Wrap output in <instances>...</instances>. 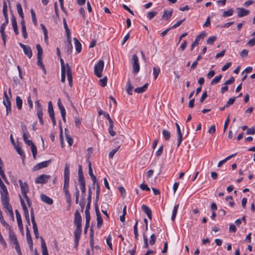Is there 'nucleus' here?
<instances>
[{
  "label": "nucleus",
  "instance_id": "nucleus-30",
  "mask_svg": "<svg viewBox=\"0 0 255 255\" xmlns=\"http://www.w3.org/2000/svg\"><path fill=\"white\" fill-rule=\"evenodd\" d=\"M66 46V52L68 54H70L72 52V45L71 44V42L70 41H69L67 42L65 45Z\"/></svg>",
  "mask_w": 255,
  "mask_h": 255
},
{
  "label": "nucleus",
  "instance_id": "nucleus-8",
  "mask_svg": "<svg viewBox=\"0 0 255 255\" xmlns=\"http://www.w3.org/2000/svg\"><path fill=\"white\" fill-rule=\"evenodd\" d=\"M19 45L23 49V52L28 58H31L32 56V52L30 46L19 43Z\"/></svg>",
  "mask_w": 255,
  "mask_h": 255
},
{
  "label": "nucleus",
  "instance_id": "nucleus-25",
  "mask_svg": "<svg viewBox=\"0 0 255 255\" xmlns=\"http://www.w3.org/2000/svg\"><path fill=\"white\" fill-rule=\"evenodd\" d=\"M82 232V227H76L74 232L75 239H80Z\"/></svg>",
  "mask_w": 255,
  "mask_h": 255
},
{
  "label": "nucleus",
  "instance_id": "nucleus-24",
  "mask_svg": "<svg viewBox=\"0 0 255 255\" xmlns=\"http://www.w3.org/2000/svg\"><path fill=\"white\" fill-rule=\"evenodd\" d=\"M148 86V84H145L143 86L141 87H138L134 89V92L137 93H143L147 89Z\"/></svg>",
  "mask_w": 255,
  "mask_h": 255
},
{
  "label": "nucleus",
  "instance_id": "nucleus-63",
  "mask_svg": "<svg viewBox=\"0 0 255 255\" xmlns=\"http://www.w3.org/2000/svg\"><path fill=\"white\" fill-rule=\"evenodd\" d=\"M246 133L247 134H254L255 133V126L249 128Z\"/></svg>",
  "mask_w": 255,
  "mask_h": 255
},
{
  "label": "nucleus",
  "instance_id": "nucleus-43",
  "mask_svg": "<svg viewBox=\"0 0 255 255\" xmlns=\"http://www.w3.org/2000/svg\"><path fill=\"white\" fill-rule=\"evenodd\" d=\"M112 236L109 235L107 239H106V243L107 244V245L108 246V247H109V248L111 250H113V246H112Z\"/></svg>",
  "mask_w": 255,
  "mask_h": 255
},
{
  "label": "nucleus",
  "instance_id": "nucleus-1",
  "mask_svg": "<svg viewBox=\"0 0 255 255\" xmlns=\"http://www.w3.org/2000/svg\"><path fill=\"white\" fill-rule=\"evenodd\" d=\"M104 66V62L100 60L94 66V74L97 77L101 78L102 76V71Z\"/></svg>",
  "mask_w": 255,
  "mask_h": 255
},
{
  "label": "nucleus",
  "instance_id": "nucleus-59",
  "mask_svg": "<svg viewBox=\"0 0 255 255\" xmlns=\"http://www.w3.org/2000/svg\"><path fill=\"white\" fill-rule=\"evenodd\" d=\"M37 115L38 116V118L39 119V122L42 125H43L44 124V121L43 120V118H42V116H43V112H38V113H37Z\"/></svg>",
  "mask_w": 255,
  "mask_h": 255
},
{
  "label": "nucleus",
  "instance_id": "nucleus-36",
  "mask_svg": "<svg viewBox=\"0 0 255 255\" xmlns=\"http://www.w3.org/2000/svg\"><path fill=\"white\" fill-rule=\"evenodd\" d=\"M233 12H234V10L233 9H232V8L229 9L227 11H225L223 13L222 16L224 17L231 16L233 14Z\"/></svg>",
  "mask_w": 255,
  "mask_h": 255
},
{
  "label": "nucleus",
  "instance_id": "nucleus-3",
  "mask_svg": "<svg viewBox=\"0 0 255 255\" xmlns=\"http://www.w3.org/2000/svg\"><path fill=\"white\" fill-rule=\"evenodd\" d=\"M131 64L133 68V73L137 74L140 69L139 59L136 54H133L131 59Z\"/></svg>",
  "mask_w": 255,
  "mask_h": 255
},
{
  "label": "nucleus",
  "instance_id": "nucleus-34",
  "mask_svg": "<svg viewBox=\"0 0 255 255\" xmlns=\"http://www.w3.org/2000/svg\"><path fill=\"white\" fill-rule=\"evenodd\" d=\"M16 105L18 110H21L22 105V101L19 96L16 97Z\"/></svg>",
  "mask_w": 255,
  "mask_h": 255
},
{
  "label": "nucleus",
  "instance_id": "nucleus-17",
  "mask_svg": "<svg viewBox=\"0 0 255 255\" xmlns=\"http://www.w3.org/2000/svg\"><path fill=\"white\" fill-rule=\"evenodd\" d=\"M41 200L44 203L50 205L53 204V200L45 194H42L40 196Z\"/></svg>",
  "mask_w": 255,
  "mask_h": 255
},
{
  "label": "nucleus",
  "instance_id": "nucleus-54",
  "mask_svg": "<svg viewBox=\"0 0 255 255\" xmlns=\"http://www.w3.org/2000/svg\"><path fill=\"white\" fill-rule=\"evenodd\" d=\"M143 248L147 249L148 248V239L146 235L143 234Z\"/></svg>",
  "mask_w": 255,
  "mask_h": 255
},
{
  "label": "nucleus",
  "instance_id": "nucleus-52",
  "mask_svg": "<svg viewBox=\"0 0 255 255\" xmlns=\"http://www.w3.org/2000/svg\"><path fill=\"white\" fill-rule=\"evenodd\" d=\"M99 82L100 86L102 87H104L107 85V78L105 77L103 79H100Z\"/></svg>",
  "mask_w": 255,
  "mask_h": 255
},
{
  "label": "nucleus",
  "instance_id": "nucleus-27",
  "mask_svg": "<svg viewBox=\"0 0 255 255\" xmlns=\"http://www.w3.org/2000/svg\"><path fill=\"white\" fill-rule=\"evenodd\" d=\"M16 8L17 10V12L20 16V17L23 19L24 18V14L22 10V8L21 5L20 3H17L16 4Z\"/></svg>",
  "mask_w": 255,
  "mask_h": 255
},
{
  "label": "nucleus",
  "instance_id": "nucleus-23",
  "mask_svg": "<svg viewBox=\"0 0 255 255\" xmlns=\"http://www.w3.org/2000/svg\"><path fill=\"white\" fill-rule=\"evenodd\" d=\"M98 112L99 116L103 115L105 117V118H106L108 120L109 123H111L113 122V120L111 118L108 113L104 112L102 110H99Z\"/></svg>",
  "mask_w": 255,
  "mask_h": 255
},
{
  "label": "nucleus",
  "instance_id": "nucleus-29",
  "mask_svg": "<svg viewBox=\"0 0 255 255\" xmlns=\"http://www.w3.org/2000/svg\"><path fill=\"white\" fill-rule=\"evenodd\" d=\"M178 207H179V204H177V205L174 206V207L173 208V209L172 210V216H171V219L173 221H174V220L175 219V217H176V214H177V213Z\"/></svg>",
  "mask_w": 255,
  "mask_h": 255
},
{
  "label": "nucleus",
  "instance_id": "nucleus-15",
  "mask_svg": "<svg viewBox=\"0 0 255 255\" xmlns=\"http://www.w3.org/2000/svg\"><path fill=\"white\" fill-rule=\"evenodd\" d=\"M238 16L239 17H242L249 14V10L246 9L244 8L238 7L237 8Z\"/></svg>",
  "mask_w": 255,
  "mask_h": 255
},
{
  "label": "nucleus",
  "instance_id": "nucleus-10",
  "mask_svg": "<svg viewBox=\"0 0 255 255\" xmlns=\"http://www.w3.org/2000/svg\"><path fill=\"white\" fill-rule=\"evenodd\" d=\"M51 162L50 160H48L39 163L34 166L33 170L36 171L43 168L46 167L49 165Z\"/></svg>",
  "mask_w": 255,
  "mask_h": 255
},
{
  "label": "nucleus",
  "instance_id": "nucleus-11",
  "mask_svg": "<svg viewBox=\"0 0 255 255\" xmlns=\"http://www.w3.org/2000/svg\"><path fill=\"white\" fill-rule=\"evenodd\" d=\"M0 193L1 200L9 199L7 189L5 185L0 187Z\"/></svg>",
  "mask_w": 255,
  "mask_h": 255
},
{
  "label": "nucleus",
  "instance_id": "nucleus-31",
  "mask_svg": "<svg viewBox=\"0 0 255 255\" xmlns=\"http://www.w3.org/2000/svg\"><path fill=\"white\" fill-rule=\"evenodd\" d=\"M162 135L166 140H168L171 137L170 132L166 130L163 129L162 131Z\"/></svg>",
  "mask_w": 255,
  "mask_h": 255
},
{
  "label": "nucleus",
  "instance_id": "nucleus-50",
  "mask_svg": "<svg viewBox=\"0 0 255 255\" xmlns=\"http://www.w3.org/2000/svg\"><path fill=\"white\" fill-rule=\"evenodd\" d=\"M68 75L67 76V79L69 82V85L70 87L72 86V82H73V79H72V73H70L69 70H68Z\"/></svg>",
  "mask_w": 255,
  "mask_h": 255
},
{
  "label": "nucleus",
  "instance_id": "nucleus-12",
  "mask_svg": "<svg viewBox=\"0 0 255 255\" xmlns=\"http://www.w3.org/2000/svg\"><path fill=\"white\" fill-rule=\"evenodd\" d=\"M175 126L177 128V147H179L182 141V134L180 128L179 124L177 123H175Z\"/></svg>",
  "mask_w": 255,
  "mask_h": 255
},
{
  "label": "nucleus",
  "instance_id": "nucleus-21",
  "mask_svg": "<svg viewBox=\"0 0 255 255\" xmlns=\"http://www.w3.org/2000/svg\"><path fill=\"white\" fill-rule=\"evenodd\" d=\"M73 40L74 41L75 47L76 51L78 53H80L81 51L82 45L77 38H74Z\"/></svg>",
  "mask_w": 255,
  "mask_h": 255
},
{
  "label": "nucleus",
  "instance_id": "nucleus-39",
  "mask_svg": "<svg viewBox=\"0 0 255 255\" xmlns=\"http://www.w3.org/2000/svg\"><path fill=\"white\" fill-rule=\"evenodd\" d=\"M68 70H69L70 73H72V71H71V69L70 66H69V65L68 64H66V65L65 66H64V68L63 70H62V67H61V74H62V71H63V72H64V74L65 75H66V74H67V75H68L67 71H68Z\"/></svg>",
  "mask_w": 255,
  "mask_h": 255
},
{
  "label": "nucleus",
  "instance_id": "nucleus-58",
  "mask_svg": "<svg viewBox=\"0 0 255 255\" xmlns=\"http://www.w3.org/2000/svg\"><path fill=\"white\" fill-rule=\"evenodd\" d=\"M35 105L37 108V113H38L39 111L42 112V108L39 101H36L35 102Z\"/></svg>",
  "mask_w": 255,
  "mask_h": 255
},
{
  "label": "nucleus",
  "instance_id": "nucleus-4",
  "mask_svg": "<svg viewBox=\"0 0 255 255\" xmlns=\"http://www.w3.org/2000/svg\"><path fill=\"white\" fill-rule=\"evenodd\" d=\"M2 204L5 212H8L13 220H14V214L12 211V208L9 203V199L1 200Z\"/></svg>",
  "mask_w": 255,
  "mask_h": 255
},
{
  "label": "nucleus",
  "instance_id": "nucleus-45",
  "mask_svg": "<svg viewBox=\"0 0 255 255\" xmlns=\"http://www.w3.org/2000/svg\"><path fill=\"white\" fill-rule=\"evenodd\" d=\"M23 214H24L25 219L27 223L26 225H27V227H28V226H29L30 225V222L28 211L23 212Z\"/></svg>",
  "mask_w": 255,
  "mask_h": 255
},
{
  "label": "nucleus",
  "instance_id": "nucleus-20",
  "mask_svg": "<svg viewBox=\"0 0 255 255\" xmlns=\"http://www.w3.org/2000/svg\"><path fill=\"white\" fill-rule=\"evenodd\" d=\"M173 12V10H165L162 15V18L167 20H168L172 16Z\"/></svg>",
  "mask_w": 255,
  "mask_h": 255
},
{
  "label": "nucleus",
  "instance_id": "nucleus-18",
  "mask_svg": "<svg viewBox=\"0 0 255 255\" xmlns=\"http://www.w3.org/2000/svg\"><path fill=\"white\" fill-rule=\"evenodd\" d=\"M141 209L142 211L146 214L147 217L151 220L152 218V213L150 208L146 205H142L141 206Z\"/></svg>",
  "mask_w": 255,
  "mask_h": 255
},
{
  "label": "nucleus",
  "instance_id": "nucleus-7",
  "mask_svg": "<svg viewBox=\"0 0 255 255\" xmlns=\"http://www.w3.org/2000/svg\"><path fill=\"white\" fill-rule=\"evenodd\" d=\"M18 182L21 188V192L24 198H27V193L29 191L28 186L26 182H23L21 180H19Z\"/></svg>",
  "mask_w": 255,
  "mask_h": 255
},
{
  "label": "nucleus",
  "instance_id": "nucleus-32",
  "mask_svg": "<svg viewBox=\"0 0 255 255\" xmlns=\"http://www.w3.org/2000/svg\"><path fill=\"white\" fill-rule=\"evenodd\" d=\"M37 50V59H40L43 54V50L40 44H37L36 46Z\"/></svg>",
  "mask_w": 255,
  "mask_h": 255
},
{
  "label": "nucleus",
  "instance_id": "nucleus-44",
  "mask_svg": "<svg viewBox=\"0 0 255 255\" xmlns=\"http://www.w3.org/2000/svg\"><path fill=\"white\" fill-rule=\"evenodd\" d=\"M30 13H31L33 23L36 26L37 24V19L36 18V14H35L33 9H30Z\"/></svg>",
  "mask_w": 255,
  "mask_h": 255
},
{
  "label": "nucleus",
  "instance_id": "nucleus-57",
  "mask_svg": "<svg viewBox=\"0 0 255 255\" xmlns=\"http://www.w3.org/2000/svg\"><path fill=\"white\" fill-rule=\"evenodd\" d=\"M119 147H117L115 149H113V150H112L109 154V158H113V156H114L115 154L118 151V150H119Z\"/></svg>",
  "mask_w": 255,
  "mask_h": 255
},
{
  "label": "nucleus",
  "instance_id": "nucleus-16",
  "mask_svg": "<svg viewBox=\"0 0 255 255\" xmlns=\"http://www.w3.org/2000/svg\"><path fill=\"white\" fill-rule=\"evenodd\" d=\"M9 231V238L10 242L11 243H13L15 245L18 244L17 238L16 236H15L14 233L11 230V228L10 229V230Z\"/></svg>",
  "mask_w": 255,
  "mask_h": 255
},
{
  "label": "nucleus",
  "instance_id": "nucleus-40",
  "mask_svg": "<svg viewBox=\"0 0 255 255\" xmlns=\"http://www.w3.org/2000/svg\"><path fill=\"white\" fill-rule=\"evenodd\" d=\"M222 77V75H219L218 76H216L211 82V84L213 85H215V84H217L218 82H219V81H220V80L221 79Z\"/></svg>",
  "mask_w": 255,
  "mask_h": 255
},
{
  "label": "nucleus",
  "instance_id": "nucleus-55",
  "mask_svg": "<svg viewBox=\"0 0 255 255\" xmlns=\"http://www.w3.org/2000/svg\"><path fill=\"white\" fill-rule=\"evenodd\" d=\"M157 14L156 11H150L147 13V17L149 19H151Z\"/></svg>",
  "mask_w": 255,
  "mask_h": 255
},
{
  "label": "nucleus",
  "instance_id": "nucleus-49",
  "mask_svg": "<svg viewBox=\"0 0 255 255\" xmlns=\"http://www.w3.org/2000/svg\"><path fill=\"white\" fill-rule=\"evenodd\" d=\"M8 23V18L5 19V21L1 25L0 27V32H4L5 26Z\"/></svg>",
  "mask_w": 255,
  "mask_h": 255
},
{
  "label": "nucleus",
  "instance_id": "nucleus-19",
  "mask_svg": "<svg viewBox=\"0 0 255 255\" xmlns=\"http://www.w3.org/2000/svg\"><path fill=\"white\" fill-rule=\"evenodd\" d=\"M88 169L89 175L90 176L91 179L93 181V185H94L97 182V179L95 176L93 174L91 164L90 162H89Z\"/></svg>",
  "mask_w": 255,
  "mask_h": 255
},
{
  "label": "nucleus",
  "instance_id": "nucleus-41",
  "mask_svg": "<svg viewBox=\"0 0 255 255\" xmlns=\"http://www.w3.org/2000/svg\"><path fill=\"white\" fill-rule=\"evenodd\" d=\"M160 72V69L158 67H154L153 68V74L154 78L156 79Z\"/></svg>",
  "mask_w": 255,
  "mask_h": 255
},
{
  "label": "nucleus",
  "instance_id": "nucleus-61",
  "mask_svg": "<svg viewBox=\"0 0 255 255\" xmlns=\"http://www.w3.org/2000/svg\"><path fill=\"white\" fill-rule=\"evenodd\" d=\"M64 175H70L69 165L68 164L65 166Z\"/></svg>",
  "mask_w": 255,
  "mask_h": 255
},
{
  "label": "nucleus",
  "instance_id": "nucleus-47",
  "mask_svg": "<svg viewBox=\"0 0 255 255\" xmlns=\"http://www.w3.org/2000/svg\"><path fill=\"white\" fill-rule=\"evenodd\" d=\"M217 37L215 36H211L207 40V44L212 45L216 40Z\"/></svg>",
  "mask_w": 255,
  "mask_h": 255
},
{
  "label": "nucleus",
  "instance_id": "nucleus-5",
  "mask_svg": "<svg viewBox=\"0 0 255 255\" xmlns=\"http://www.w3.org/2000/svg\"><path fill=\"white\" fill-rule=\"evenodd\" d=\"M50 178L51 176L49 175L42 174L35 179V182L36 184H45Z\"/></svg>",
  "mask_w": 255,
  "mask_h": 255
},
{
  "label": "nucleus",
  "instance_id": "nucleus-56",
  "mask_svg": "<svg viewBox=\"0 0 255 255\" xmlns=\"http://www.w3.org/2000/svg\"><path fill=\"white\" fill-rule=\"evenodd\" d=\"M31 150L33 156L34 158H35L36 155L37 154V149L36 146L33 144L31 146Z\"/></svg>",
  "mask_w": 255,
  "mask_h": 255
},
{
  "label": "nucleus",
  "instance_id": "nucleus-9",
  "mask_svg": "<svg viewBox=\"0 0 255 255\" xmlns=\"http://www.w3.org/2000/svg\"><path fill=\"white\" fill-rule=\"evenodd\" d=\"M82 218L81 215L78 210H76L74 214V223L76 227H82L81 226Z\"/></svg>",
  "mask_w": 255,
  "mask_h": 255
},
{
  "label": "nucleus",
  "instance_id": "nucleus-48",
  "mask_svg": "<svg viewBox=\"0 0 255 255\" xmlns=\"http://www.w3.org/2000/svg\"><path fill=\"white\" fill-rule=\"evenodd\" d=\"M64 183L63 187L69 186L70 175H64Z\"/></svg>",
  "mask_w": 255,
  "mask_h": 255
},
{
  "label": "nucleus",
  "instance_id": "nucleus-53",
  "mask_svg": "<svg viewBox=\"0 0 255 255\" xmlns=\"http://www.w3.org/2000/svg\"><path fill=\"white\" fill-rule=\"evenodd\" d=\"M155 241H156V236L154 234H153L150 237V239H149V245H150L151 246L153 245L155 243Z\"/></svg>",
  "mask_w": 255,
  "mask_h": 255
},
{
  "label": "nucleus",
  "instance_id": "nucleus-42",
  "mask_svg": "<svg viewBox=\"0 0 255 255\" xmlns=\"http://www.w3.org/2000/svg\"><path fill=\"white\" fill-rule=\"evenodd\" d=\"M137 224H138V221L136 220L135 224L133 227V233L134 235L135 238L136 240L138 239V231H137Z\"/></svg>",
  "mask_w": 255,
  "mask_h": 255
},
{
  "label": "nucleus",
  "instance_id": "nucleus-38",
  "mask_svg": "<svg viewBox=\"0 0 255 255\" xmlns=\"http://www.w3.org/2000/svg\"><path fill=\"white\" fill-rule=\"evenodd\" d=\"M2 12H3V16L4 17V19H7V18H8V14H7V7L6 3L5 2H3Z\"/></svg>",
  "mask_w": 255,
  "mask_h": 255
},
{
  "label": "nucleus",
  "instance_id": "nucleus-35",
  "mask_svg": "<svg viewBox=\"0 0 255 255\" xmlns=\"http://www.w3.org/2000/svg\"><path fill=\"white\" fill-rule=\"evenodd\" d=\"M16 218L18 228H19V229L21 231L23 232V228L21 216H18L16 217Z\"/></svg>",
  "mask_w": 255,
  "mask_h": 255
},
{
  "label": "nucleus",
  "instance_id": "nucleus-51",
  "mask_svg": "<svg viewBox=\"0 0 255 255\" xmlns=\"http://www.w3.org/2000/svg\"><path fill=\"white\" fill-rule=\"evenodd\" d=\"M185 20V18L180 19V20H178V21H177L174 25H173L172 26H171L170 27L171 28V29L176 28V27H178L179 26H180L181 24V23L183 21H184Z\"/></svg>",
  "mask_w": 255,
  "mask_h": 255
},
{
  "label": "nucleus",
  "instance_id": "nucleus-14",
  "mask_svg": "<svg viewBox=\"0 0 255 255\" xmlns=\"http://www.w3.org/2000/svg\"><path fill=\"white\" fill-rule=\"evenodd\" d=\"M26 236L27 243L29 245V248L31 249H32L33 242H32V238H31V237L30 235V231L29 230L28 227H27V225H26Z\"/></svg>",
  "mask_w": 255,
  "mask_h": 255
},
{
  "label": "nucleus",
  "instance_id": "nucleus-64",
  "mask_svg": "<svg viewBox=\"0 0 255 255\" xmlns=\"http://www.w3.org/2000/svg\"><path fill=\"white\" fill-rule=\"evenodd\" d=\"M247 44L249 46H253L255 45V38H253L249 40Z\"/></svg>",
  "mask_w": 255,
  "mask_h": 255
},
{
  "label": "nucleus",
  "instance_id": "nucleus-22",
  "mask_svg": "<svg viewBox=\"0 0 255 255\" xmlns=\"http://www.w3.org/2000/svg\"><path fill=\"white\" fill-rule=\"evenodd\" d=\"M41 249H42V255H48V253L47 251V249L46 246V244L43 240V239L41 237Z\"/></svg>",
  "mask_w": 255,
  "mask_h": 255
},
{
  "label": "nucleus",
  "instance_id": "nucleus-2",
  "mask_svg": "<svg viewBox=\"0 0 255 255\" xmlns=\"http://www.w3.org/2000/svg\"><path fill=\"white\" fill-rule=\"evenodd\" d=\"M21 130L22 132L23 138L25 143H26L29 146L32 145L33 144L32 141L31 140L28 139V137L29 136V133L27 131L26 126L24 124H21Z\"/></svg>",
  "mask_w": 255,
  "mask_h": 255
},
{
  "label": "nucleus",
  "instance_id": "nucleus-62",
  "mask_svg": "<svg viewBox=\"0 0 255 255\" xmlns=\"http://www.w3.org/2000/svg\"><path fill=\"white\" fill-rule=\"evenodd\" d=\"M236 97L230 98L226 105V107H229L230 105L233 104L236 100Z\"/></svg>",
  "mask_w": 255,
  "mask_h": 255
},
{
  "label": "nucleus",
  "instance_id": "nucleus-28",
  "mask_svg": "<svg viewBox=\"0 0 255 255\" xmlns=\"http://www.w3.org/2000/svg\"><path fill=\"white\" fill-rule=\"evenodd\" d=\"M109 124H110V125L108 128L109 133L112 136H114L116 135V132L113 130V128H114L113 121L111 123H109Z\"/></svg>",
  "mask_w": 255,
  "mask_h": 255
},
{
  "label": "nucleus",
  "instance_id": "nucleus-26",
  "mask_svg": "<svg viewBox=\"0 0 255 255\" xmlns=\"http://www.w3.org/2000/svg\"><path fill=\"white\" fill-rule=\"evenodd\" d=\"M48 112L50 117L54 116V112L53 108V106L51 101L48 102Z\"/></svg>",
  "mask_w": 255,
  "mask_h": 255
},
{
  "label": "nucleus",
  "instance_id": "nucleus-46",
  "mask_svg": "<svg viewBox=\"0 0 255 255\" xmlns=\"http://www.w3.org/2000/svg\"><path fill=\"white\" fill-rule=\"evenodd\" d=\"M19 198H20V203H21V206H22V209H23V212H26V211H28V209L26 206V204L24 201V200L22 198V197L21 196H19Z\"/></svg>",
  "mask_w": 255,
  "mask_h": 255
},
{
  "label": "nucleus",
  "instance_id": "nucleus-37",
  "mask_svg": "<svg viewBox=\"0 0 255 255\" xmlns=\"http://www.w3.org/2000/svg\"><path fill=\"white\" fill-rule=\"evenodd\" d=\"M133 87L131 85L129 80H128L127 84V89L126 91L127 93L129 95H132V90Z\"/></svg>",
  "mask_w": 255,
  "mask_h": 255
},
{
  "label": "nucleus",
  "instance_id": "nucleus-13",
  "mask_svg": "<svg viewBox=\"0 0 255 255\" xmlns=\"http://www.w3.org/2000/svg\"><path fill=\"white\" fill-rule=\"evenodd\" d=\"M96 213L97 221V226L98 228L100 229L103 224V219L101 216L100 213L99 212V210L98 209L97 206H96Z\"/></svg>",
  "mask_w": 255,
  "mask_h": 255
},
{
  "label": "nucleus",
  "instance_id": "nucleus-6",
  "mask_svg": "<svg viewBox=\"0 0 255 255\" xmlns=\"http://www.w3.org/2000/svg\"><path fill=\"white\" fill-rule=\"evenodd\" d=\"M3 104L6 108V115H8V113L11 112V108L10 102L8 99V96L5 91L4 92V98L3 101Z\"/></svg>",
  "mask_w": 255,
  "mask_h": 255
},
{
  "label": "nucleus",
  "instance_id": "nucleus-60",
  "mask_svg": "<svg viewBox=\"0 0 255 255\" xmlns=\"http://www.w3.org/2000/svg\"><path fill=\"white\" fill-rule=\"evenodd\" d=\"M78 181L80 185L85 184V181L83 174L79 175Z\"/></svg>",
  "mask_w": 255,
  "mask_h": 255
},
{
  "label": "nucleus",
  "instance_id": "nucleus-33",
  "mask_svg": "<svg viewBox=\"0 0 255 255\" xmlns=\"http://www.w3.org/2000/svg\"><path fill=\"white\" fill-rule=\"evenodd\" d=\"M59 109L61 112V115L62 117V120H63V121L64 122H65V121H66V118H65L66 111H65V108L63 105H62L61 106H59Z\"/></svg>",
  "mask_w": 255,
  "mask_h": 255
}]
</instances>
